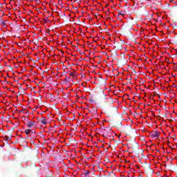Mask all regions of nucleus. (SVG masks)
<instances>
[{
    "label": "nucleus",
    "instance_id": "nucleus-3",
    "mask_svg": "<svg viewBox=\"0 0 177 177\" xmlns=\"http://www.w3.org/2000/svg\"><path fill=\"white\" fill-rule=\"evenodd\" d=\"M40 122L43 124V125H46L48 124V122L46 121V118H42L40 120Z\"/></svg>",
    "mask_w": 177,
    "mask_h": 177
},
{
    "label": "nucleus",
    "instance_id": "nucleus-6",
    "mask_svg": "<svg viewBox=\"0 0 177 177\" xmlns=\"http://www.w3.org/2000/svg\"><path fill=\"white\" fill-rule=\"evenodd\" d=\"M121 136H118V138H120Z\"/></svg>",
    "mask_w": 177,
    "mask_h": 177
},
{
    "label": "nucleus",
    "instance_id": "nucleus-1",
    "mask_svg": "<svg viewBox=\"0 0 177 177\" xmlns=\"http://www.w3.org/2000/svg\"><path fill=\"white\" fill-rule=\"evenodd\" d=\"M151 136L152 138H159L160 137V133L157 131H153L151 134Z\"/></svg>",
    "mask_w": 177,
    "mask_h": 177
},
{
    "label": "nucleus",
    "instance_id": "nucleus-5",
    "mask_svg": "<svg viewBox=\"0 0 177 177\" xmlns=\"http://www.w3.org/2000/svg\"><path fill=\"white\" fill-rule=\"evenodd\" d=\"M118 16H119V17H120V16H122V17H124V16H125V12H119Z\"/></svg>",
    "mask_w": 177,
    "mask_h": 177
},
{
    "label": "nucleus",
    "instance_id": "nucleus-4",
    "mask_svg": "<svg viewBox=\"0 0 177 177\" xmlns=\"http://www.w3.org/2000/svg\"><path fill=\"white\" fill-rule=\"evenodd\" d=\"M25 133L26 135H30L31 133V129H26L25 130Z\"/></svg>",
    "mask_w": 177,
    "mask_h": 177
},
{
    "label": "nucleus",
    "instance_id": "nucleus-2",
    "mask_svg": "<svg viewBox=\"0 0 177 177\" xmlns=\"http://www.w3.org/2000/svg\"><path fill=\"white\" fill-rule=\"evenodd\" d=\"M35 124V121H30L28 122L27 126L28 127V128H32V127H34Z\"/></svg>",
    "mask_w": 177,
    "mask_h": 177
}]
</instances>
